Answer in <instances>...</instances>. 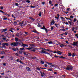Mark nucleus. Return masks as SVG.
I'll return each instance as SVG.
<instances>
[{
	"label": "nucleus",
	"mask_w": 78,
	"mask_h": 78,
	"mask_svg": "<svg viewBox=\"0 0 78 78\" xmlns=\"http://www.w3.org/2000/svg\"><path fill=\"white\" fill-rule=\"evenodd\" d=\"M49 4L50 5H51V1H49Z\"/></svg>",
	"instance_id": "nucleus-57"
},
{
	"label": "nucleus",
	"mask_w": 78,
	"mask_h": 78,
	"mask_svg": "<svg viewBox=\"0 0 78 78\" xmlns=\"http://www.w3.org/2000/svg\"><path fill=\"white\" fill-rule=\"evenodd\" d=\"M19 62L20 63H21V64H24L23 62H22V61H21V60L19 61Z\"/></svg>",
	"instance_id": "nucleus-32"
},
{
	"label": "nucleus",
	"mask_w": 78,
	"mask_h": 78,
	"mask_svg": "<svg viewBox=\"0 0 78 78\" xmlns=\"http://www.w3.org/2000/svg\"><path fill=\"white\" fill-rule=\"evenodd\" d=\"M41 29H42V30H44L45 31H46V33H48V30L45 28V26L44 25L41 28Z\"/></svg>",
	"instance_id": "nucleus-2"
},
{
	"label": "nucleus",
	"mask_w": 78,
	"mask_h": 78,
	"mask_svg": "<svg viewBox=\"0 0 78 78\" xmlns=\"http://www.w3.org/2000/svg\"><path fill=\"white\" fill-rule=\"evenodd\" d=\"M26 69L28 72H30L31 70V69L30 68H29V67H26Z\"/></svg>",
	"instance_id": "nucleus-7"
},
{
	"label": "nucleus",
	"mask_w": 78,
	"mask_h": 78,
	"mask_svg": "<svg viewBox=\"0 0 78 78\" xmlns=\"http://www.w3.org/2000/svg\"><path fill=\"white\" fill-rule=\"evenodd\" d=\"M32 49L31 50V51H33V52H35L36 51V50H37V49L36 48H32Z\"/></svg>",
	"instance_id": "nucleus-4"
},
{
	"label": "nucleus",
	"mask_w": 78,
	"mask_h": 78,
	"mask_svg": "<svg viewBox=\"0 0 78 78\" xmlns=\"http://www.w3.org/2000/svg\"><path fill=\"white\" fill-rule=\"evenodd\" d=\"M12 50H13V51H16V48H12Z\"/></svg>",
	"instance_id": "nucleus-42"
},
{
	"label": "nucleus",
	"mask_w": 78,
	"mask_h": 78,
	"mask_svg": "<svg viewBox=\"0 0 78 78\" xmlns=\"http://www.w3.org/2000/svg\"><path fill=\"white\" fill-rule=\"evenodd\" d=\"M48 71H50L51 72L53 71V70H52L51 69H48Z\"/></svg>",
	"instance_id": "nucleus-24"
},
{
	"label": "nucleus",
	"mask_w": 78,
	"mask_h": 78,
	"mask_svg": "<svg viewBox=\"0 0 78 78\" xmlns=\"http://www.w3.org/2000/svg\"><path fill=\"white\" fill-rule=\"evenodd\" d=\"M73 67H72L71 65H68L67 66V68H64V69L65 70H72Z\"/></svg>",
	"instance_id": "nucleus-1"
},
{
	"label": "nucleus",
	"mask_w": 78,
	"mask_h": 78,
	"mask_svg": "<svg viewBox=\"0 0 78 78\" xmlns=\"http://www.w3.org/2000/svg\"><path fill=\"white\" fill-rule=\"evenodd\" d=\"M41 3L42 4V5H45V2H42Z\"/></svg>",
	"instance_id": "nucleus-62"
},
{
	"label": "nucleus",
	"mask_w": 78,
	"mask_h": 78,
	"mask_svg": "<svg viewBox=\"0 0 78 78\" xmlns=\"http://www.w3.org/2000/svg\"><path fill=\"white\" fill-rule=\"evenodd\" d=\"M2 39H3L4 41H6V37L2 38Z\"/></svg>",
	"instance_id": "nucleus-41"
},
{
	"label": "nucleus",
	"mask_w": 78,
	"mask_h": 78,
	"mask_svg": "<svg viewBox=\"0 0 78 78\" xmlns=\"http://www.w3.org/2000/svg\"><path fill=\"white\" fill-rule=\"evenodd\" d=\"M19 53H20V54H22V52L21 51H19Z\"/></svg>",
	"instance_id": "nucleus-55"
},
{
	"label": "nucleus",
	"mask_w": 78,
	"mask_h": 78,
	"mask_svg": "<svg viewBox=\"0 0 78 78\" xmlns=\"http://www.w3.org/2000/svg\"><path fill=\"white\" fill-rule=\"evenodd\" d=\"M76 20H76V18H75V19H74L73 21L74 22H76Z\"/></svg>",
	"instance_id": "nucleus-52"
},
{
	"label": "nucleus",
	"mask_w": 78,
	"mask_h": 78,
	"mask_svg": "<svg viewBox=\"0 0 78 78\" xmlns=\"http://www.w3.org/2000/svg\"><path fill=\"white\" fill-rule=\"evenodd\" d=\"M57 54L58 55H61L62 54V52L61 51H57Z\"/></svg>",
	"instance_id": "nucleus-6"
},
{
	"label": "nucleus",
	"mask_w": 78,
	"mask_h": 78,
	"mask_svg": "<svg viewBox=\"0 0 78 78\" xmlns=\"http://www.w3.org/2000/svg\"><path fill=\"white\" fill-rule=\"evenodd\" d=\"M72 45H73V46H76V47H78V41H76V42H75V41H74L73 42V44H72Z\"/></svg>",
	"instance_id": "nucleus-3"
},
{
	"label": "nucleus",
	"mask_w": 78,
	"mask_h": 78,
	"mask_svg": "<svg viewBox=\"0 0 78 78\" xmlns=\"http://www.w3.org/2000/svg\"><path fill=\"white\" fill-rule=\"evenodd\" d=\"M33 32L35 33H37V34H39V32H37V31L36 30H33Z\"/></svg>",
	"instance_id": "nucleus-14"
},
{
	"label": "nucleus",
	"mask_w": 78,
	"mask_h": 78,
	"mask_svg": "<svg viewBox=\"0 0 78 78\" xmlns=\"http://www.w3.org/2000/svg\"><path fill=\"white\" fill-rule=\"evenodd\" d=\"M3 13L4 14V15H8V13H7V12H4Z\"/></svg>",
	"instance_id": "nucleus-30"
},
{
	"label": "nucleus",
	"mask_w": 78,
	"mask_h": 78,
	"mask_svg": "<svg viewBox=\"0 0 78 78\" xmlns=\"http://www.w3.org/2000/svg\"><path fill=\"white\" fill-rule=\"evenodd\" d=\"M60 19H61V20H64V18H63V17H62V16H61L60 17Z\"/></svg>",
	"instance_id": "nucleus-58"
},
{
	"label": "nucleus",
	"mask_w": 78,
	"mask_h": 78,
	"mask_svg": "<svg viewBox=\"0 0 78 78\" xmlns=\"http://www.w3.org/2000/svg\"><path fill=\"white\" fill-rule=\"evenodd\" d=\"M29 19H31V20H33V21H34V20H35L36 19H34L33 18V17H29Z\"/></svg>",
	"instance_id": "nucleus-12"
},
{
	"label": "nucleus",
	"mask_w": 78,
	"mask_h": 78,
	"mask_svg": "<svg viewBox=\"0 0 78 78\" xmlns=\"http://www.w3.org/2000/svg\"><path fill=\"white\" fill-rule=\"evenodd\" d=\"M22 46H23V47H25V44H22Z\"/></svg>",
	"instance_id": "nucleus-54"
},
{
	"label": "nucleus",
	"mask_w": 78,
	"mask_h": 78,
	"mask_svg": "<svg viewBox=\"0 0 78 78\" xmlns=\"http://www.w3.org/2000/svg\"><path fill=\"white\" fill-rule=\"evenodd\" d=\"M48 66V65L46 64H44V66L45 67H47Z\"/></svg>",
	"instance_id": "nucleus-53"
},
{
	"label": "nucleus",
	"mask_w": 78,
	"mask_h": 78,
	"mask_svg": "<svg viewBox=\"0 0 78 78\" xmlns=\"http://www.w3.org/2000/svg\"><path fill=\"white\" fill-rule=\"evenodd\" d=\"M29 22L28 21H25V24H23V26H25V25H26V24H27V23H29Z\"/></svg>",
	"instance_id": "nucleus-15"
},
{
	"label": "nucleus",
	"mask_w": 78,
	"mask_h": 78,
	"mask_svg": "<svg viewBox=\"0 0 78 78\" xmlns=\"http://www.w3.org/2000/svg\"><path fill=\"white\" fill-rule=\"evenodd\" d=\"M23 54L24 55H25V56H28V54H26V52H23Z\"/></svg>",
	"instance_id": "nucleus-22"
},
{
	"label": "nucleus",
	"mask_w": 78,
	"mask_h": 78,
	"mask_svg": "<svg viewBox=\"0 0 78 78\" xmlns=\"http://www.w3.org/2000/svg\"><path fill=\"white\" fill-rule=\"evenodd\" d=\"M5 45L7 46V47L9 46V44L8 43H5Z\"/></svg>",
	"instance_id": "nucleus-49"
},
{
	"label": "nucleus",
	"mask_w": 78,
	"mask_h": 78,
	"mask_svg": "<svg viewBox=\"0 0 78 78\" xmlns=\"http://www.w3.org/2000/svg\"><path fill=\"white\" fill-rule=\"evenodd\" d=\"M75 36H76V37H77V38H78V34H76L75 35Z\"/></svg>",
	"instance_id": "nucleus-48"
},
{
	"label": "nucleus",
	"mask_w": 78,
	"mask_h": 78,
	"mask_svg": "<svg viewBox=\"0 0 78 78\" xmlns=\"http://www.w3.org/2000/svg\"><path fill=\"white\" fill-rule=\"evenodd\" d=\"M17 42H14V45H13V47H17Z\"/></svg>",
	"instance_id": "nucleus-11"
},
{
	"label": "nucleus",
	"mask_w": 78,
	"mask_h": 78,
	"mask_svg": "<svg viewBox=\"0 0 78 78\" xmlns=\"http://www.w3.org/2000/svg\"><path fill=\"white\" fill-rule=\"evenodd\" d=\"M16 42H18V40H20L18 38L16 37L15 39Z\"/></svg>",
	"instance_id": "nucleus-17"
},
{
	"label": "nucleus",
	"mask_w": 78,
	"mask_h": 78,
	"mask_svg": "<svg viewBox=\"0 0 78 78\" xmlns=\"http://www.w3.org/2000/svg\"><path fill=\"white\" fill-rule=\"evenodd\" d=\"M37 70H39V71H41V69H40V68L38 67L37 68Z\"/></svg>",
	"instance_id": "nucleus-33"
},
{
	"label": "nucleus",
	"mask_w": 78,
	"mask_h": 78,
	"mask_svg": "<svg viewBox=\"0 0 78 78\" xmlns=\"http://www.w3.org/2000/svg\"><path fill=\"white\" fill-rule=\"evenodd\" d=\"M58 4L57 3L56 4H55V7L57 6H58Z\"/></svg>",
	"instance_id": "nucleus-61"
},
{
	"label": "nucleus",
	"mask_w": 78,
	"mask_h": 78,
	"mask_svg": "<svg viewBox=\"0 0 78 78\" xmlns=\"http://www.w3.org/2000/svg\"><path fill=\"white\" fill-rule=\"evenodd\" d=\"M37 27H41V25H40V23H38Z\"/></svg>",
	"instance_id": "nucleus-37"
},
{
	"label": "nucleus",
	"mask_w": 78,
	"mask_h": 78,
	"mask_svg": "<svg viewBox=\"0 0 78 78\" xmlns=\"http://www.w3.org/2000/svg\"><path fill=\"white\" fill-rule=\"evenodd\" d=\"M1 53L2 54H5V52L3 51H1Z\"/></svg>",
	"instance_id": "nucleus-34"
},
{
	"label": "nucleus",
	"mask_w": 78,
	"mask_h": 78,
	"mask_svg": "<svg viewBox=\"0 0 78 78\" xmlns=\"http://www.w3.org/2000/svg\"><path fill=\"white\" fill-rule=\"evenodd\" d=\"M35 58L36 57H35V56H33V57L31 58V59H35Z\"/></svg>",
	"instance_id": "nucleus-27"
},
{
	"label": "nucleus",
	"mask_w": 78,
	"mask_h": 78,
	"mask_svg": "<svg viewBox=\"0 0 78 78\" xmlns=\"http://www.w3.org/2000/svg\"><path fill=\"white\" fill-rule=\"evenodd\" d=\"M68 23L70 24L69 26H71V25H72V22H70V21H69Z\"/></svg>",
	"instance_id": "nucleus-18"
},
{
	"label": "nucleus",
	"mask_w": 78,
	"mask_h": 78,
	"mask_svg": "<svg viewBox=\"0 0 78 78\" xmlns=\"http://www.w3.org/2000/svg\"><path fill=\"white\" fill-rule=\"evenodd\" d=\"M75 56H76V55H75V54H73L72 55V57H75Z\"/></svg>",
	"instance_id": "nucleus-59"
},
{
	"label": "nucleus",
	"mask_w": 78,
	"mask_h": 78,
	"mask_svg": "<svg viewBox=\"0 0 78 78\" xmlns=\"http://www.w3.org/2000/svg\"><path fill=\"white\" fill-rule=\"evenodd\" d=\"M16 36H18V37L19 36V33H16Z\"/></svg>",
	"instance_id": "nucleus-50"
},
{
	"label": "nucleus",
	"mask_w": 78,
	"mask_h": 78,
	"mask_svg": "<svg viewBox=\"0 0 78 78\" xmlns=\"http://www.w3.org/2000/svg\"><path fill=\"white\" fill-rule=\"evenodd\" d=\"M53 65V63H49V64H48V65H49V66H51V65Z\"/></svg>",
	"instance_id": "nucleus-47"
},
{
	"label": "nucleus",
	"mask_w": 78,
	"mask_h": 78,
	"mask_svg": "<svg viewBox=\"0 0 78 78\" xmlns=\"http://www.w3.org/2000/svg\"><path fill=\"white\" fill-rule=\"evenodd\" d=\"M30 45L31 47H33L34 46V44H30Z\"/></svg>",
	"instance_id": "nucleus-28"
},
{
	"label": "nucleus",
	"mask_w": 78,
	"mask_h": 78,
	"mask_svg": "<svg viewBox=\"0 0 78 78\" xmlns=\"http://www.w3.org/2000/svg\"><path fill=\"white\" fill-rule=\"evenodd\" d=\"M30 8H35V6H30Z\"/></svg>",
	"instance_id": "nucleus-60"
},
{
	"label": "nucleus",
	"mask_w": 78,
	"mask_h": 78,
	"mask_svg": "<svg viewBox=\"0 0 78 78\" xmlns=\"http://www.w3.org/2000/svg\"><path fill=\"white\" fill-rule=\"evenodd\" d=\"M60 46L62 48L64 47V45L63 44H61L60 45Z\"/></svg>",
	"instance_id": "nucleus-20"
},
{
	"label": "nucleus",
	"mask_w": 78,
	"mask_h": 78,
	"mask_svg": "<svg viewBox=\"0 0 78 78\" xmlns=\"http://www.w3.org/2000/svg\"><path fill=\"white\" fill-rule=\"evenodd\" d=\"M50 56H51V57H52L53 56V55L52 54V53H51V54H50Z\"/></svg>",
	"instance_id": "nucleus-56"
},
{
	"label": "nucleus",
	"mask_w": 78,
	"mask_h": 78,
	"mask_svg": "<svg viewBox=\"0 0 78 78\" xmlns=\"http://www.w3.org/2000/svg\"><path fill=\"white\" fill-rule=\"evenodd\" d=\"M3 66H6V63H5V62H4L3 63Z\"/></svg>",
	"instance_id": "nucleus-44"
},
{
	"label": "nucleus",
	"mask_w": 78,
	"mask_h": 78,
	"mask_svg": "<svg viewBox=\"0 0 78 78\" xmlns=\"http://www.w3.org/2000/svg\"><path fill=\"white\" fill-rule=\"evenodd\" d=\"M59 58H61L62 59H66V57H63L62 56H61L60 57H59Z\"/></svg>",
	"instance_id": "nucleus-16"
},
{
	"label": "nucleus",
	"mask_w": 78,
	"mask_h": 78,
	"mask_svg": "<svg viewBox=\"0 0 78 78\" xmlns=\"http://www.w3.org/2000/svg\"><path fill=\"white\" fill-rule=\"evenodd\" d=\"M21 60H24V57L21 56Z\"/></svg>",
	"instance_id": "nucleus-43"
},
{
	"label": "nucleus",
	"mask_w": 78,
	"mask_h": 78,
	"mask_svg": "<svg viewBox=\"0 0 78 78\" xmlns=\"http://www.w3.org/2000/svg\"><path fill=\"white\" fill-rule=\"evenodd\" d=\"M61 30L62 31H66V30L65 29H61Z\"/></svg>",
	"instance_id": "nucleus-45"
},
{
	"label": "nucleus",
	"mask_w": 78,
	"mask_h": 78,
	"mask_svg": "<svg viewBox=\"0 0 78 78\" xmlns=\"http://www.w3.org/2000/svg\"><path fill=\"white\" fill-rule=\"evenodd\" d=\"M2 46H5V43H3L2 44Z\"/></svg>",
	"instance_id": "nucleus-31"
},
{
	"label": "nucleus",
	"mask_w": 78,
	"mask_h": 78,
	"mask_svg": "<svg viewBox=\"0 0 78 78\" xmlns=\"http://www.w3.org/2000/svg\"><path fill=\"white\" fill-rule=\"evenodd\" d=\"M70 18H71V19H73V17H74V16H71L70 17Z\"/></svg>",
	"instance_id": "nucleus-51"
},
{
	"label": "nucleus",
	"mask_w": 78,
	"mask_h": 78,
	"mask_svg": "<svg viewBox=\"0 0 78 78\" xmlns=\"http://www.w3.org/2000/svg\"><path fill=\"white\" fill-rule=\"evenodd\" d=\"M27 50H31L32 49V48H27Z\"/></svg>",
	"instance_id": "nucleus-29"
},
{
	"label": "nucleus",
	"mask_w": 78,
	"mask_h": 78,
	"mask_svg": "<svg viewBox=\"0 0 78 78\" xmlns=\"http://www.w3.org/2000/svg\"><path fill=\"white\" fill-rule=\"evenodd\" d=\"M0 9L1 10H2L3 9V7L2 6H1V7H0Z\"/></svg>",
	"instance_id": "nucleus-46"
},
{
	"label": "nucleus",
	"mask_w": 78,
	"mask_h": 78,
	"mask_svg": "<svg viewBox=\"0 0 78 78\" xmlns=\"http://www.w3.org/2000/svg\"><path fill=\"white\" fill-rule=\"evenodd\" d=\"M68 55L69 56H72V54H71L70 53H68Z\"/></svg>",
	"instance_id": "nucleus-19"
},
{
	"label": "nucleus",
	"mask_w": 78,
	"mask_h": 78,
	"mask_svg": "<svg viewBox=\"0 0 78 78\" xmlns=\"http://www.w3.org/2000/svg\"><path fill=\"white\" fill-rule=\"evenodd\" d=\"M40 73L41 75V76H42V77H43V76H44V75H45V73H42V71H40Z\"/></svg>",
	"instance_id": "nucleus-8"
},
{
	"label": "nucleus",
	"mask_w": 78,
	"mask_h": 78,
	"mask_svg": "<svg viewBox=\"0 0 78 78\" xmlns=\"http://www.w3.org/2000/svg\"><path fill=\"white\" fill-rule=\"evenodd\" d=\"M41 64H44V61H41Z\"/></svg>",
	"instance_id": "nucleus-26"
},
{
	"label": "nucleus",
	"mask_w": 78,
	"mask_h": 78,
	"mask_svg": "<svg viewBox=\"0 0 78 78\" xmlns=\"http://www.w3.org/2000/svg\"><path fill=\"white\" fill-rule=\"evenodd\" d=\"M57 16H58V17L55 16V19H57V20H59V16H60V15H59V14H57Z\"/></svg>",
	"instance_id": "nucleus-9"
},
{
	"label": "nucleus",
	"mask_w": 78,
	"mask_h": 78,
	"mask_svg": "<svg viewBox=\"0 0 78 78\" xmlns=\"http://www.w3.org/2000/svg\"><path fill=\"white\" fill-rule=\"evenodd\" d=\"M55 21H53L51 23V25H53V24H55Z\"/></svg>",
	"instance_id": "nucleus-21"
},
{
	"label": "nucleus",
	"mask_w": 78,
	"mask_h": 78,
	"mask_svg": "<svg viewBox=\"0 0 78 78\" xmlns=\"http://www.w3.org/2000/svg\"><path fill=\"white\" fill-rule=\"evenodd\" d=\"M15 5H16V6H19V4H18V3H15Z\"/></svg>",
	"instance_id": "nucleus-64"
},
{
	"label": "nucleus",
	"mask_w": 78,
	"mask_h": 78,
	"mask_svg": "<svg viewBox=\"0 0 78 78\" xmlns=\"http://www.w3.org/2000/svg\"><path fill=\"white\" fill-rule=\"evenodd\" d=\"M39 16H40V17L41 16V15H42V12H39Z\"/></svg>",
	"instance_id": "nucleus-23"
},
{
	"label": "nucleus",
	"mask_w": 78,
	"mask_h": 78,
	"mask_svg": "<svg viewBox=\"0 0 78 78\" xmlns=\"http://www.w3.org/2000/svg\"><path fill=\"white\" fill-rule=\"evenodd\" d=\"M19 68H22V67H23V66H22V65H20V66H19Z\"/></svg>",
	"instance_id": "nucleus-40"
},
{
	"label": "nucleus",
	"mask_w": 78,
	"mask_h": 78,
	"mask_svg": "<svg viewBox=\"0 0 78 78\" xmlns=\"http://www.w3.org/2000/svg\"><path fill=\"white\" fill-rule=\"evenodd\" d=\"M1 32L2 33H3V32H5V31H7V29L5 28V29H3L2 30H1Z\"/></svg>",
	"instance_id": "nucleus-5"
},
{
	"label": "nucleus",
	"mask_w": 78,
	"mask_h": 78,
	"mask_svg": "<svg viewBox=\"0 0 78 78\" xmlns=\"http://www.w3.org/2000/svg\"><path fill=\"white\" fill-rule=\"evenodd\" d=\"M46 51H45L44 50H42L41 51V54H42V53H44L45 54H46Z\"/></svg>",
	"instance_id": "nucleus-10"
},
{
	"label": "nucleus",
	"mask_w": 78,
	"mask_h": 78,
	"mask_svg": "<svg viewBox=\"0 0 78 78\" xmlns=\"http://www.w3.org/2000/svg\"><path fill=\"white\" fill-rule=\"evenodd\" d=\"M7 19H8V18H4L3 19V20H7Z\"/></svg>",
	"instance_id": "nucleus-63"
},
{
	"label": "nucleus",
	"mask_w": 78,
	"mask_h": 78,
	"mask_svg": "<svg viewBox=\"0 0 78 78\" xmlns=\"http://www.w3.org/2000/svg\"><path fill=\"white\" fill-rule=\"evenodd\" d=\"M23 22L22 23L20 22L19 23V25H20V26H23V22Z\"/></svg>",
	"instance_id": "nucleus-13"
},
{
	"label": "nucleus",
	"mask_w": 78,
	"mask_h": 78,
	"mask_svg": "<svg viewBox=\"0 0 78 78\" xmlns=\"http://www.w3.org/2000/svg\"><path fill=\"white\" fill-rule=\"evenodd\" d=\"M52 43H53V42H52L51 41L48 42V44H52Z\"/></svg>",
	"instance_id": "nucleus-38"
},
{
	"label": "nucleus",
	"mask_w": 78,
	"mask_h": 78,
	"mask_svg": "<svg viewBox=\"0 0 78 78\" xmlns=\"http://www.w3.org/2000/svg\"><path fill=\"white\" fill-rule=\"evenodd\" d=\"M20 50H24V48H21L20 49Z\"/></svg>",
	"instance_id": "nucleus-39"
},
{
	"label": "nucleus",
	"mask_w": 78,
	"mask_h": 78,
	"mask_svg": "<svg viewBox=\"0 0 78 78\" xmlns=\"http://www.w3.org/2000/svg\"><path fill=\"white\" fill-rule=\"evenodd\" d=\"M26 2H27V3H28L31 2V1H30V0H26Z\"/></svg>",
	"instance_id": "nucleus-25"
},
{
	"label": "nucleus",
	"mask_w": 78,
	"mask_h": 78,
	"mask_svg": "<svg viewBox=\"0 0 78 78\" xmlns=\"http://www.w3.org/2000/svg\"><path fill=\"white\" fill-rule=\"evenodd\" d=\"M14 24H15V25H16L17 23V21H14L13 23Z\"/></svg>",
	"instance_id": "nucleus-36"
},
{
	"label": "nucleus",
	"mask_w": 78,
	"mask_h": 78,
	"mask_svg": "<svg viewBox=\"0 0 78 78\" xmlns=\"http://www.w3.org/2000/svg\"><path fill=\"white\" fill-rule=\"evenodd\" d=\"M72 30L73 31H74V30H75V27H73L72 28Z\"/></svg>",
	"instance_id": "nucleus-35"
}]
</instances>
